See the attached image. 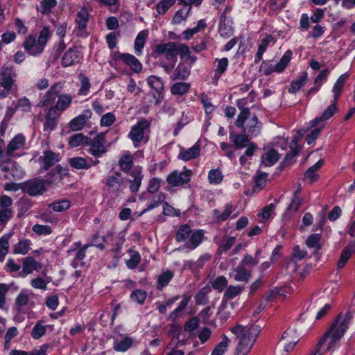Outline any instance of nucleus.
Segmentation results:
<instances>
[{
	"mask_svg": "<svg viewBox=\"0 0 355 355\" xmlns=\"http://www.w3.org/2000/svg\"><path fill=\"white\" fill-rule=\"evenodd\" d=\"M55 170V172L51 173L46 180L33 178L21 183V191L32 197L42 195L50 185L57 184L64 178L65 173L63 168L57 166Z\"/></svg>",
	"mask_w": 355,
	"mask_h": 355,
	"instance_id": "1",
	"label": "nucleus"
},
{
	"mask_svg": "<svg viewBox=\"0 0 355 355\" xmlns=\"http://www.w3.org/2000/svg\"><path fill=\"white\" fill-rule=\"evenodd\" d=\"M151 57L157 59L161 56H164L168 62L178 61L179 55L182 60L185 58V55L190 53V49L186 44H178L175 42H168L155 44L152 46Z\"/></svg>",
	"mask_w": 355,
	"mask_h": 355,
	"instance_id": "2",
	"label": "nucleus"
},
{
	"mask_svg": "<svg viewBox=\"0 0 355 355\" xmlns=\"http://www.w3.org/2000/svg\"><path fill=\"white\" fill-rule=\"evenodd\" d=\"M351 318L352 315L349 312H347L343 317H342L341 313L338 315L328 331L319 340L317 347H321L325 343L327 338L330 336L331 340L328 346V348L330 349L333 344L340 340L344 336L349 328Z\"/></svg>",
	"mask_w": 355,
	"mask_h": 355,
	"instance_id": "3",
	"label": "nucleus"
},
{
	"mask_svg": "<svg viewBox=\"0 0 355 355\" xmlns=\"http://www.w3.org/2000/svg\"><path fill=\"white\" fill-rule=\"evenodd\" d=\"M51 33L48 27H44L40 31L37 40L36 37L30 35L24 41L23 46L25 50L31 55L40 54L44 49L48 40L50 38Z\"/></svg>",
	"mask_w": 355,
	"mask_h": 355,
	"instance_id": "4",
	"label": "nucleus"
},
{
	"mask_svg": "<svg viewBox=\"0 0 355 355\" xmlns=\"http://www.w3.org/2000/svg\"><path fill=\"white\" fill-rule=\"evenodd\" d=\"M150 122L146 119H141L132 126L128 137L132 141L135 147H138L139 144L143 141L146 144L149 140L148 135L146 132H150Z\"/></svg>",
	"mask_w": 355,
	"mask_h": 355,
	"instance_id": "5",
	"label": "nucleus"
},
{
	"mask_svg": "<svg viewBox=\"0 0 355 355\" xmlns=\"http://www.w3.org/2000/svg\"><path fill=\"white\" fill-rule=\"evenodd\" d=\"M0 179L6 180H20L24 175L21 166L16 162L10 159L0 162Z\"/></svg>",
	"mask_w": 355,
	"mask_h": 355,
	"instance_id": "6",
	"label": "nucleus"
},
{
	"mask_svg": "<svg viewBox=\"0 0 355 355\" xmlns=\"http://www.w3.org/2000/svg\"><path fill=\"white\" fill-rule=\"evenodd\" d=\"M105 134L103 132L96 134L93 138L87 137L86 146H89L88 152L95 157H100L106 153Z\"/></svg>",
	"mask_w": 355,
	"mask_h": 355,
	"instance_id": "7",
	"label": "nucleus"
},
{
	"mask_svg": "<svg viewBox=\"0 0 355 355\" xmlns=\"http://www.w3.org/2000/svg\"><path fill=\"white\" fill-rule=\"evenodd\" d=\"M184 171L180 173L175 170L170 173L166 177V182L172 187H179L184 185L191 181L192 172L190 169L184 167Z\"/></svg>",
	"mask_w": 355,
	"mask_h": 355,
	"instance_id": "8",
	"label": "nucleus"
},
{
	"mask_svg": "<svg viewBox=\"0 0 355 355\" xmlns=\"http://www.w3.org/2000/svg\"><path fill=\"white\" fill-rule=\"evenodd\" d=\"M74 248L68 250V255L73 256V259L71 263V266L76 269L78 267H82L85 265L83 259L85 257L86 250L88 245L85 244L82 245L80 242H76L73 243Z\"/></svg>",
	"mask_w": 355,
	"mask_h": 355,
	"instance_id": "9",
	"label": "nucleus"
},
{
	"mask_svg": "<svg viewBox=\"0 0 355 355\" xmlns=\"http://www.w3.org/2000/svg\"><path fill=\"white\" fill-rule=\"evenodd\" d=\"M150 87L153 90V97L155 103L159 104L164 99V85L163 80L157 76L151 75L146 79Z\"/></svg>",
	"mask_w": 355,
	"mask_h": 355,
	"instance_id": "10",
	"label": "nucleus"
},
{
	"mask_svg": "<svg viewBox=\"0 0 355 355\" xmlns=\"http://www.w3.org/2000/svg\"><path fill=\"white\" fill-rule=\"evenodd\" d=\"M64 96H59L55 107L49 109L44 123V130H52L55 126V114L57 109L64 110L67 107V104L63 100Z\"/></svg>",
	"mask_w": 355,
	"mask_h": 355,
	"instance_id": "11",
	"label": "nucleus"
},
{
	"mask_svg": "<svg viewBox=\"0 0 355 355\" xmlns=\"http://www.w3.org/2000/svg\"><path fill=\"white\" fill-rule=\"evenodd\" d=\"M16 73L12 67H2L0 68V84L3 88L10 91L14 86Z\"/></svg>",
	"mask_w": 355,
	"mask_h": 355,
	"instance_id": "12",
	"label": "nucleus"
},
{
	"mask_svg": "<svg viewBox=\"0 0 355 355\" xmlns=\"http://www.w3.org/2000/svg\"><path fill=\"white\" fill-rule=\"evenodd\" d=\"M89 14L87 9L83 8L76 15V22L78 25L76 35L79 37L85 38L88 36L86 32V27L89 21Z\"/></svg>",
	"mask_w": 355,
	"mask_h": 355,
	"instance_id": "13",
	"label": "nucleus"
},
{
	"mask_svg": "<svg viewBox=\"0 0 355 355\" xmlns=\"http://www.w3.org/2000/svg\"><path fill=\"white\" fill-rule=\"evenodd\" d=\"M130 175L133 179H128L127 181L130 184V191L132 193H136L139 191L141 182L144 179V175L142 173V167L137 166L133 168L132 171L130 173Z\"/></svg>",
	"mask_w": 355,
	"mask_h": 355,
	"instance_id": "14",
	"label": "nucleus"
},
{
	"mask_svg": "<svg viewBox=\"0 0 355 355\" xmlns=\"http://www.w3.org/2000/svg\"><path fill=\"white\" fill-rule=\"evenodd\" d=\"M337 103L338 101L333 100L331 104L324 110L320 116L315 117L310 121L311 127L318 126L320 122L325 121L331 118L338 111Z\"/></svg>",
	"mask_w": 355,
	"mask_h": 355,
	"instance_id": "15",
	"label": "nucleus"
},
{
	"mask_svg": "<svg viewBox=\"0 0 355 355\" xmlns=\"http://www.w3.org/2000/svg\"><path fill=\"white\" fill-rule=\"evenodd\" d=\"M31 293H28L26 291H22L19 293L15 299V306L18 312H21L25 308H32L34 302L31 300Z\"/></svg>",
	"mask_w": 355,
	"mask_h": 355,
	"instance_id": "16",
	"label": "nucleus"
},
{
	"mask_svg": "<svg viewBox=\"0 0 355 355\" xmlns=\"http://www.w3.org/2000/svg\"><path fill=\"white\" fill-rule=\"evenodd\" d=\"M200 145L198 141L193 146L188 149L181 148L178 157L181 160L188 162L193 159L197 158L200 155Z\"/></svg>",
	"mask_w": 355,
	"mask_h": 355,
	"instance_id": "17",
	"label": "nucleus"
},
{
	"mask_svg": "<svg viewBox=\"0 0 355 355\" xmlns=\"http://www.w3.org/2000/svg\"><path fill=\"white\" fill-rule=\"evenodd\" d=\"M26 137L22 134H17L10 141L6 147V153L8 156H12L16 150L23 148L25 145Z\"/></svg>",
	"mask_w": 355,
	"mask_h": 355,
	"instance_id": "18",
	"label": "nucleus"
},
{
	"mask_svg": "<svg viewBox=\"0 0 355 355\" xmlns=\"http://www.w3.org/2000/svg\"><path fill=\"white\" fill-rule=\"evenodd\" d=\"M354 253H355V241L349 243L343 249L337 264L338 268L341 269L344 268Z\"/></svg>",
	"mask_w": 355,
	"mask_h": 355,
	"instance_id": "19",
	"label": "nucleus"
},
{
	"mask_svg": "<svg viewBox=\"0 0 355 355\" xmlns=\"http://www.w3.org/2000/svg\"><path fill=\"white\" fill-rule=\"evenodd\" d=\"M121 55L123 58V62L130 67L134 73H138L141 71L142 64L134 55L126 53V54H121Z\"/></svg>",
	"mask_w": 355,
	"mask_h": 355,
	"instance_id": "20",
	"label": "nucleus"
},
{
	"mask_svg": "<svg viewBox=\"0 0 355 355\" xmlns=\"http://www.w3.org/2000/svg\"><path fill=\"white\" fill-rule=\"evenodd\" d=\"M230 139L234 144L235 149H242L248 146L251 142L248 135L245 134H238L231 132L230 134Z\"/></svg>",
	"mask_w": 355,
	"mask_h": 355,
	"instance_id": "21",
	"label": "nucleus"
},
{
	"mask_svg": "<svg viewBox=\"0 0 355 355\" xmlns=\"http://www.w3.org/2000/svg\"><path fill=\"white\" fill-rule=\"evenodd\" d=\"M224 208V211L222 213L218 209L213 210V217L216 221L219 223L226 221L234 210L232 202L226 203Z\"/></svg>",
	"mask_w": 355,
	"mask_h": 355,
	"instance_id": "22",
	"label": "nucleus"
},
{
	"mask_svg": "<svg viewBox=\"0 0 355 355\" xmlns=\"http://www.w3.org/2000/svg\"><path fill=\"white\" fill-rule=\"evenodd\" d=\"M349 77V74L348 72H345L340 75L338 78L336 80L332 87V93L334 94V100L338 101L340 97V95L343 92V87L348 80Z\"/></svg>",
	"mask_w": 355,
	"mask_h": 355,
	"instance_id": "23",
	"label": "nucleus"
},
{
	"mask_svg": "<svg viewBox=\"0 0 355 355\" xmlns=\"http://www.w3.org/2000/svg\"><path fill=\"white\" fill-rule=\"evenodd\" d=\"M309 80L308 73L306 71H303L301 76L296 80H293L288 88V92L291 94H296L303 87L306 85Z\"/></svg>",
	"mask_w": 355,
	"mask_h": 355,
	"instance_id": "24",
	"label": "nucleus"
},
{
	"mask_svg": "<svg viewBox=\"0 0 355 355\" xmlns=\"http://www.w3.org/2000/svg\"><path fill=\"white\" fill-rule=\"evenodd\" d=\"M203 237L204 232L202 230H196L191 234L189 241L184 243V247L193 250L201 244Z\"/></svg>",
	"mask_w": 355,
	"mask_h": 355,
	"instance_id": "25",
	"label": "nucleus"
},
{
	"mask_svg": "<svg viewBox=\"0 0 355 355\" xmlns=\"http://www.w3.org/2000/svg\"><path fill=\"white\" fill-rule=\"evenodd\" d=\"M254 343L244 334L240 337L239 343L236 347V355H246L250 350Z\"/></svg>",
	"mask_w": 355,
	"mask_h": 355,
	"instance_id": "26",
	"label": "nucleus"
},
{
	"mask_svg": "<svg viewBox=\"0 0 355 355\" xmlns=\"http://www.w3.org/2000/svg\"><path fill=\"white\" fill-rule=\"evenodd\" d=\"M234 272L236 274L234 276V279L238 282L248 283L252 277L251 270L246 269L239 264L234 268Z\"/></svg>",
	"mask_w": 355,
	"mask_h": 355,
	"instance_id": "27",
	"label": "nucleus"
},
{
	"mask_svg": "<svg viewBox=\"0 0 355 355\" xmlns=\"http://www.w3.org/2000/svg\"><path fill=\"white\" fill-rule=\"evenodd\" d=\"M245 289L243 286H227L224 292L222 302H227L228 300H232L236 296L239 295Z\"/></svg>",
	"mask_w": 355,
	"mask_h": 355,
	"instance_id": "28",
	"label": "nucleus"
},
{
	"mask_svg": "<svg viewBox=\"0 0 355 355\" xmlns=\"http://www.w3.org/2000/svg\"><path fill=\"white\" fill-rule=\"evenodd\" d=\"M40 268V263H37L32 257H27L23 259L22 272L25 275L31 274L34 270Z\"/></svg>",
	"mask_w": 355,
	"mask_h": 355,
	"instance_id": "29",
	"label": "nucleus"
},
{
	"mask_svg": "<svg viewBox=\"0 0 355 355\" xmlns=\"http://www.w3.org/2000/svg\"><path fill=\"white\" fill-rule=\"evenodd\" d=\"M87 241V243L85 245H88V248L94 246L101 250L105 249V243L107 242V240L105 236L101 237L98 232H95L94 234H92L88 238Z\"/></svg>",
	"mask_w": 355,
	"mask_h": 355,
	"instance_id": "30",
	"label": "nucleus"
},
{
	"mask_svg": "<svg viewBox=\"0 0 355 355\" xmlns=\"http://www.w3.org/2000/svg\"><path fill=\"white\" fill-rule=\"evenodd\" d=\"M324 164L323 159H319L313 166H310L304 173V178L309 179L311 183L316 182L319 178V175L315 172L319 170Z\"/></svg>",
	"mask_w": 355,
	"mask_h": 355,
	"instance_id": "31",
	"label": "nucleus"
},
{
	"mask_svg": "<svg viewBox=\"0 0 355 355\" xmlns=\"http://www.w3.org/2000/svg\"><path fill=\"white\" fill-rule=\"evenodd\" d=\"M279 159V154L275 148H271L261 157V162L265 166H273Z\"/></svg>",
	"mask_w": 355,
	"mask_h": 355,
	"instance_id": "32",
	"label": "nucleus"
},
{
	"mask_svg": "<svg viewBox=\"0 0 355 355\" xmlns=\"http://www.w3.org/2000/svg\"><path fill=\"white\" fill-rule=\"evenodd\" d=\"M148 35L147 31H140L135 40L134 43L135 52L136 55H140L142 53V50L145 46L146 39Z\"/></svg>",
	"mask_w": 355,
	"mask_h": 355,
	"instance_id": "33",
	"label": "nucleus"
},
{
	"mask_svg": "<svg viewBox=\"0 0 355 355\" xmlns=\"http://www.w3.org/2000/svg\"><path fill=\"white\" fill-rule=\"evenodd\" d=\"M40 159H42L44 164L43 168L45 170H48L59 161L58 155L52 151L44 152L43 156L40 157Z\"/></svg>",
	"mask_w": 355,
	"mask_h": 355,
	"instance_id": "34",
	"label": "nucleus"
},
{
	"mask_svg": "<svg viewBox=\"0 0 355 355\" xmlns=\"http://www.w3.org/2000/svg\"><path fill=\"white\" fill-rule=\"evenodd\" d=\"M190 71V67L182 64H179L177 67H175L172 79L184 80L189 76Z\"/></svg>",
	"mask_w": 355,
	"mask_h": 355,
	"instance_id": "35",
	"label": "nucleus"
},
{
	"mask_svg": "<svg viewBox=\"0 0 355 355\" xmlns=\"http://www.w3.org/2000/svg\"><path fill=\"white\" fill-rule=\"evenodd\" d=\"M88 116L85 114H80L68 123V127L72 131H77L81 130L86 124Z\"/></svg>",
	"mask_w": 355,
	"mask_h": 355,
	"instance_id": "36",
	"label": "nucleus"
},
{
	"mask_svg": "<svg viewBox=\"0 0 355 355\" xmlns=\"http://www.w3.org/2000/svg\"><path fill=\"white\" fill-rule=\"evenodd\" d=\"M173 276V272L169 270H167L160 274L157 277V289L158 291H162L163 288L169 284Z\"/></svg>",
	"mask_w": 355,
	"mask_h": 355,
	"instance_id": "37",
	"label": "nucleus"
},
{
	"mask_svg": "<svg viewBox=\"0 0 355 355\" xmlns=\"http://www.w3.org/2000/svg\"><path fill=\"white\" fill-rule=\"evenodd\" d=\"M191 87V84L186 82H178L171 87V92L173 95L182 96L187 94Z\"/></svg>",
	"mask_w": 355,
	"mask_h": 355,
	"instance_id": "38",
	"label": "nucleus"
},
{
	"mask_svg": "<svg viewBox=\"0 0 355 355\" xmlns=\"http://www.w3.org/2000/svg\"><path fill=\"white\" fill-rule=\"evenodd\" d=\"M293 55V51L288 49L280 58V60L275 64V69L277 73H282L288 65Z\"/></svg>",
	"mask_w": 355,
	"mask_h": 355,
	"instance_id": "39",
	"label": "nucleus"
},
{
	"mask_svg": "<svg viewBox=\"0 0 355 355\" xmlns=\"http://www.w3.org/2000/svg\"><path fill=\"white\" fill-rule=\"evenodd\" d=\"M293 55V51L288 49L280 58V60L275 64V69L277 73H282L288 65Z\"/></svg>",
	"mask_w": 355,
	"mask_h": 355,
	"instance_id": "40",
	"label": "nucleus"
},
{
	"mask_svg": "<svg viewBox=\"0 0 355 355\" xmlns=\"http://www.w3.org/2000/svg\"><path fill=\"white\" fill-rule=\"evenodd\" d=\"M118 164L122 171L130 175V173L132 171L131 168L133 165V159L132 156L130 155H122L119 159Z\"/></svg>",
	"mask_w": 355,
	"mask_h": 355,
	"instance_id": "41",
	"label": "nucleus"
},
{
	"mask_svg": "<svg viewBox=\"0 0 355 355\" xmlns=\"http://www.w3.org/2000/svg\"><path fill=\"white\" fill-rule=\"evenodd\" d=\"M211 284L213 289L220 293L227 287L228 280L226 277L223 275H219L211 281Z\"/></svg>",
	"mask_w": 355,
	"mask_h": 355,
	"instance_id": "42",
	"label": "nucleus"
},
{
	"mask_svg": "<svg viewBox=\"0 0 355 355\" xmlns=\"http://www.w3.org/2000/svg\"><path fill=\"white\" fill-rule=\"evenodd\" d=\"M191 227L188 224H183L180 225L175 234V237L176 241L178 243L185 241L191 235Z\"/></svg>",
	"mask_w": 355,
	"mask_h": 355,
	"instance_id": "43",
	"label": "nucleus"
},
{
	"mask_svg": "<svg viewBox=\"0 0 355 355\" xmlns=\"http://www.w3.org/2000/svg\"><path fill=\"white\" fill-rule=\"evenodd\" d=\"M87 138L82 133H75L68 139V145L71 147L86 146Z\"/></svg>",
	"mask_w": 355,
	"mask_h": 355,
	"instance_id": "44",
	"label": "nucleus"
},
{
	"mask_svg": "<svg viewBox=\"0 0 355 355\" xmlns=\"http://www.w3.org/2000/svg\"><path fill=\"white\" fill-rule=\"evenodd\" d=\"M69 164L76 169H89L92 164H88L86 159L81 157H75L68 160Z\"/></svg>",
	"mask_w": 355,
	"mask_h": 355,
	"instance_id": "45",
	"label": "nucleus"
},
{
	"mask_svg": "<svg viewBox=\"0 0 355 355\" xmlns=\"http://www.w3.org/2000/svg\"><path fill=\"white\" fill-rule=\"evenodd\" d=\"M216 62H218L216 69L214 71V78L217 80L226 71L229 60L227 58H216Z\"/></svg>",
	"mask_w": 355,
	"mask_h": 355,
	"instance_id": "46",
	"label": "nucleus"
},
{
	"mask_svg": "<svg viewBox=\"0 0 355 355\" xmlns=\"http://www.w3.org/2000/svg\"><path fill=\"white\" fill-rule=\"evenodd\" d=\"M322 235L320 233H314L309 235L306 241V245L309 248H315L317 252L322 249V245L320 244Z\"/></svg>",
	"mask_w": 355,
	"mask_h": 355,
	"instance_id": "47",
	"label": "nucleus"
},
{
	"mask_svg": "<svg viewBox=\"0 0 355 355\" xmlns=\"http://www.w3.org/2000/svg\"><path fill=\"white\" fill-rule=\"evenodd\" d=\"M68 58L71 60L70 62H68V67L75 63H80L83 60L82 52L77 46L71 47L68 49Z\"/></svg>",
	"mask_w": 355,
	"mask_h": 355,
	"instance_id": "48",
	"label": "nucleus"
},
{
	"mask_svg": "<svg viewBox=\"0 0 355 355\" xmlns=\"http://www.w3.org/2000/svg\"><path fill=\"white\" fill-rule=\"evenodd\" d=\"M258 117L254 114L248 121L247 132L252 137H257L260 133Z\"/></svg>",
	"mask_w": 355,
	"mask_h": 355,
	"instance_id": "49",
	"label": "nucleus"
},
{
	"mask_svg": "<svg viewBox=\"0 0 355 355\" xmlns=\"http://www.w3.org/2000/svg\"><path fill=\"white\" fill-rule=\"evenodd\" d=\"M232 21H227V22L218 24V33L220 37L223 38H228L234 33V28L232 26Z\"/></svg>",
	"mask_w": 355,
	"mask_h": 355,
	"instance_id": "50",
	"label": "nucleus"
},
{
	"mask_svg": "<svg viewBox=\"0 0 355 355\" xmlns=\"http://www.w3.org/2000/svg\"><path fill=\"white\" fill-rule=\"evenodd\" d=\"M78 80L80 82V87L78 91V94L82 96L87 95L91 88L89 79L83 73H80L78 75Z\"/></svg>",
	"mask_w": 355,
	"mask_h": 355,
	"instance_id": "51",
	"label": "nucleus"
},
{
	"mask_svg": "<svg viewBox=\"0 0 355 355\" xmlns=\"http://www.w3.org/2000/svg\"><path fill=\"white\" fill-rule=\"evenodd\" d=\"M129 252H132V254L130 255V258L125 261L126 266L130 270L136 269L141 262V255L138 251L129 250Z\"/></svg>",
	"mask_w": 355,
	"mask_h": 355,
	"instance_id": "52",
	"label": "nucleus"
},
{
	"mask_svg": "<svg viewBox=\"0 0 355 355\" xmlns=\"http://www.w3.org/2000/svg\"><path fill=\"white\" fill-rule=\"evenodd\" d=\"M10 234L3 235L0 238V261H3L9 250Z\"/></svg>",
	"mask_w": 355,
	"mask_h": 355,
	"instance_id": "53",
	"label": "nucleus"
},
{
	"mask_svg": "<svg viewBox=\"0 0 355 355\" xmlns=\"http://www.w3.org/2000/svg\"><path fill=\"white\" fill-rule=\"evenodd\" d=\"M230 339L223 334V339L216 345L211 352V355H223V354L227 351Z\"/></svg>",
	"mask_w": 355,
	"mask_h": 355,
	"instance_id": "54",
	"label": "nucleus"
},
{
	"mask_svg": "<svg viewBox=\"0 0 355 355\" xmlns=\"http://www.w3.org/2000/svg\"><path fill=\"white\" fill-rule=\"evenodd\" d=\"M259 263V260H257L256 257H253V256L250 254H245L239 263V265L251 270V268L257 266Z\"/></svg>",
	"mask_w": 355,
	"mask_h": 355,
	"instance_id": "55",
	"label": "nucleus"
},
{
	"mask_svg": "<svg viewBox=\"0 0 355 355\" xmlns=\"http://www.w3.org/2000/svg\"><path fill=\"white\" fill-rule=\"evenodd\" d=\"M208 40L207 37H196L191 45V49L197 53L207 48Z\"/></svg>",
	"mask_w": 355,
	"mask_h": 355,
	"instance_id": "56",
	"label": "nucleus"
},
{
	"mask_svg": "<svg viewBox=\"0 0 355 355\" xmlns=\"http://www.w3.org/2000/svg\"><path fill=\"white\" fill-rule=\"evenodd\" d=\"M315 128L311 130L309 134L306 135L305 140L308 145L312 146L315 144V141L319 137L320 132L324 128V125L320 127H314Z\"/></svg>",
	"mask_w": 355,
	"mask_h": 355,
	"instance_id": "57",
	"label": "nucleus"
},
{
	"mask_svg": "<svg viewBox=\"0 0 355 355\" xmlns=\"http://www.w3.org/2000/svg\"><path fill=\"white\" fill-rule=\"evenodd\" d=\"M177 0H161L156 5V10L159 15H164L172 7Z\"/></svg>",
	"mask_w": 355,
	"mask_h": 355,
	"instance_id": "58",
	"label": "nucleus"
},
{
	"mask_svg": "<svg viewBox=\"0 0 355 355\" xmlns=\"http://www.w3.org/2000/svg\"><path fill=\"white\" fill-rule=\"evenodd\" d=\"M268 173L263 172L257 175L254 178V185L253 187V191L257 192L261 191L266 185V178Z\"/></svg>",
	"mask_w": 355,
	"mask_h": 355,
	"instance_id": "59",
	"label": "nucleus"
},
{
	"mask_svg": "<svg viewBox=\"0 0 355 355\" xmlns=\"http://www.w3.org/2000/svg\"><path fill=\"white\" fill-rule=\"evenodd\" d=\"M223 179V175L220 169H211L208 173V180L210 184H220Z\"/></svg>",
	"mask_w": 355,
	"mask_h": 355,
	"instance_id": "60",
	"label": "nucleus"
},
{
	"mask_svg": "<svg viewBox=\"0 0 355 355\" xmlns=\"http://www.w3.org/2000/svg\"><path fill=\"white\" fill-rule=\"evenodd\" d=\"M31 241L29 240L19 241L14 246V252L16 254H26L30 250Z\"/></svg>",
	"mask_w": 355,
	"mask_h": 355,
	"instance_id": "61",
	"label": "nucleus"
},
{
	"mask_svg": "<svg viewBox=\"0 0 355 355\" xmlns=\"http://www.w3.org/2000/svg\"><path fill=\"white\" fill-rule=\"evenodd\" d=\"M132 339L127 336L117 343L114 349L116 352H125L132 346Z\"/></svg>",
	"mask_w": 355,
	"mask_h": 355,
	"instance_id": "62",
	"label": "nucleus"
},
{
	"mask_svg": "<svg viewBox=\"0 0 355 355\" xmlns=\"http://www.w3.org/2000/svg\"><path fill=\"white\" fill-rule=\"evenodd\" d=\"M147 297V293L141 289H136L130 294L131 300L138 303L139 304H143Z\"/></svg>",
	"mask_w": 355,
	"mask_h": 355,
	"instance_id": "63",
	"label": "nucleus"
},
{
	"mask_svg": "<svg viewBox=\"0 0 355 355\" xmlns=\"http://www.w3.org/2000/svg\"><path fill=\"white\" fill-rule=\"evenodd\" d=\"M162 180L159 178H150L148 181L147 191L150 194H155L161 187Z\"/></svg>",
	"mask_w": 355,
	"mask_h": 355,
	"instance_id": "64",
	"label": "nucleus"
}]
</instances>
